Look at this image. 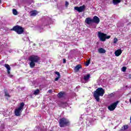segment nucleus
<instances>
[{
  "instance_id": "obj_3",
  "label": "nucleus",
  "mask_w": 131,
  "mask_h": 131,
  "mask_svg": "<svg viewBox=\"0 0 131 131\" xmlns=\"http://www.w3.org/2000/svg\"><path fill=\"white\" fill-rule=\"evenodd\" d=\"M40 60V58L38 56L32 55L29 58V60L30 61V67L31 68H34L35 63H37Z\"/></svg>"
},
{
  "instance_id": "obj_23",
  "label": "nucleus",
  "mask_w": 131,
  "mask_h": 131,
  "mask_svg": "<svg viewBox=\"0 0 131 131\" xmlns=\"http://www.w3.org/2000/svg\"><path fill=\"white\" fill-rule=\"evenodd\" d=\"M39 94V90L37 89L34 92V95L36 96Z\"/></svg>"
},
{
  "instance_id": "obj_6",
  "label": "nucleus",
  "mask_w": 131,
  "mask_h": 131,
  "mask_svg": "<svg viewBox=\"0 0 131 131\" xmlns=\"http://www.w3.org/2000/svg\"><path fill=\"white\" fill-rule=\"evenodd\" d=\"M12 30H14V31H15L18 34H22L24 32L23 28L20 26H15L13 27Z\"/></svg>"
},
{
  "instance_id": "obj_12",
  "label": "nucleus",
  "mask_w": 131,
  "mask_h": 131,
  "mask_svg": "<svg viewBox=\"0 0 131 131\" xmlns=\"http://www.w3.org/2000/svg\"><path fill=\"white\" fill-rule=\"evenodd\" d=\"M122 53V51H121V49H119L115 52V55L116 56V57H118L121 55Z\"/></svg>"
},
{
  "instance_id": "obj_17",
  "label": "nucleus",
  "mask_w": 131,
  "mask_h": 131,
  "mask_svg": "<svg viewBox=\"0 0 131 131\" xmlns=\"http://www.w3.org/2000/svg\"><path fill=\"white\" fill-rule=\"evenodd\" d=\"M30 16L34 17L35 16H36V15H37V11H36V10H34V11H31L30 12Z\"/></svg>"
},
{
  "instance_id": "obj_22",
  "label": "nucleus",
  "mask_w": 131,
  "mask_h": 131,
  "mask_svg": "<svg viewBox=\"0 0 131 131\" xmlns=\"http://www.w3.org/2000/svg\"><path fill=\"white\" fill-rule=\"evenodd\" d=\"M127 128H128V125H123L122 127V130H125V129H127Z\"/></svg>"
},
{
  "instance_id": "obj_32",
  "label": "nucleus",
  "mask_w": 131,
  "mask_h": 131,
  "mask_svg": "<svg viewBox=\"0 0 131 131\" xmlns=\"http://www.w3.org/2000/svg\"><path fill=\"white\" fill-rule=\"evenodd\" d=\"M110 97H113L114 96V93H111L108 95Z\"/></svg>"
},
{
  "instance_id": "obj_24",
  "label": "nucleus",
  "mask_w": 131,
  "mask_h": 131,
  "mask_svg": "<svg viewBox=\"0 0 131 131\" xmlns=\"http://www.w3.org/2000/svg\"><path fill=\"white\" fill-rule=\"evenodd\" d=\"M13 15H18V11L16 9H13L12 10Z\"/></svg>"
},
{
  "instance_id": "obj_2",
  "label": "nucleus",
  "mask_w": 131,
  "mask_h": 131,
  "mask_svg": "<svg viewBox=\"0 0 131 131\" xmlns=\"http://www.w3.org/2000/svg\"><path fill=\"white\" fill-rule=\"evenodd\" d=\"M104 94H105V90L102 88H99L94 91L93 96L96 100V102H100V97H103Z\"/></svg>"
},
{
  "instance_id": "obj_34",
  "label": "nucleus",
  "mask_w": 131,
  "mask_h": 131,
  "mask_svg": "<svg viewBox=\"0 0 131 131\" xmlns=\"http://www.w3.org/2000/svg\"><path fill=\"white\" fill-rule=\"evenodd\" d=\"M127 76H128V78H131V75L129 74H127Z\"/></svg>"
},
{
  "instance_id": "obj_16",
  "label": "nucleus",
  "mask_w": 131,
  "mask_h": 131,
  "mask_svg": "<svg viewBox=\"0 0 131 131\" xmlns=\"http://www.w3.org/2000/svg\"><path fill=\"white\" fill-rule=\"evenodd\" d=\"M46 18L47 19L43 22L42 24L43 26H45V25H48V24H49V20H51V18H50V17H46Z\"/></svg>"
},
{
  "instance_id": "obj_11",
  "label": "nucleus",
  "mask_w": 131,
  "mask_h": 131,
  "mask_svg": "<svg viewBox=\"0 0 131 131\" xmlns=\"http://www.w3.org/2000/svg\"><path fill=\"white\" fill-rule=\"evenodd\" d=\"M85 22L86 24L90 25V24H92V23H93V19L91 18V17L86 18L85 20Z\"/></svg>"
},
{
  "instance_id": "obj_33",
  "label": "nucleus",
  "mask_w": 131,
  "mask_h": 131,
  "mask_svg": "<svg viewBox=\"0 0 131 131\" xmlns=\"http://www.w3.org/2000/svg\"><path fill=\"white\" fill-rule=\"evenodd\" d=\"M69 5V3H68V2H66V6L68 7Z\"/></svg>"
},
{
  "instance_id": "obj_1",
  "label": "nucleus",
  "mask_w": 131,
  "mask_h": 131,
  "mask_svg": "<svg viewBox=\"0 0 131 131\" xmlns=\"http://www.w3.org/2000/svg\"><path fill=\"white\" fill-rule=\"evenodd\" d=\"M104 94H105V90L102 88H99L94 91L93 96L96 100V102H100V97H103Z\"/></svg>"
},
{
  "instance_id": "obj_25",
  "label": "nucleus",
  "mask_w": 131,
  "mask_h": 131,
  "mask_svg": "<svg viewBox=\"0 0 131 131\" xmlns=\"http://www.w3.org/2000/svg\"><path fill=\"white\" fill-rule=\"evenodd\" d=\"M91 62V59H90L89 60H88L86 63H85V66H89V65H90V63Z\"/></svg>"
},
{
  "instance_id": "obj_14",
  "label": "nucleus",
  "mask_w": 131,
  "mask_h": 131,
  "mask_svg": "<svg viewBox=\"0 0 131 131\" xmlns=\"http://www.w3.org/2000/svg\"><path fill=\"white\" fill-rule=\"evenodd\" d=\"M81 65L78 64L74 68L75 72H78V71H79V69H81Z\"/></svg>"
},
{
  "instance_id": "obj_27",
  "label": "nucleus",
  "mask_w": 131,
  "mask_h": 131,
  "mask_svg": "<svg viewBox=\"0 0 131 131\" xmlns=\"http://www.w3.org/2000/svg\"><path fill=\"white\" fill-rule=\"evenodd\" d=\"M55 74L57 75V77H61V76L60 75V73H59V72H56Z\"/></svg>"
},
{
  "instance_id": "obj_4",
  "label": "nucleus",
  "mask_w": 131,
  "mask_h": 131,
  "mask_svg": "<svg viewBox=\"0 0 131 131\" xmlns=\"http://www.w3.org/2000/svg\"><path fill=\"white\" fill-rule=\"evenodd\" d=\"M59 123L60 127H65V126L70 125V122L65 118L60 119Z\"/></svg>"
},
{
  "instance_id": "obj_30",
  "label": "nucleus",
  "mask_w": 131,
  "mask_h": 131,
  "mask_svg": "<svg viewBox=\"0 0 131 131\" xmlns=\"http://www.w3.org/2000/svg\"><path fill=\"white\" fill-rule=\"evenodd\" d=\"M110 38V36H107V34L105 35V39H109Z\"/></svg>"
},
{
  "instance_id": "obj_35",
  "label": "nucleus",
  "mask_w": 131,
  "mask_h": 131,
  "mask_svg": "<svg viewBox=\"0 0 131 131\" xmlns=\"http://www.w3.org/2000/svg\"><path fill=\"white\" fill-rule=\"evenodd\" d=\"M63 63L64 64H65V63H66V59H63Z\"/></svg>"
},
{
  "instance_id": "obj_10",
  "label": "nucleus",
  "mask_w": 131,
  "mask_h": 131,
  "mask_svg": "<svg viewBox=\"0 0 131 131\" xmlns=\"http://www.w3.org/2000/svg\"><path fill=\"white\" fill-rule=\"evenodd\" d=\"M92 21L93 23H96V24H99V23H100V18H99L98 16H95L92 19Z\"/></svg>"
},
{
  "instance_id": "obj_28",
  "label": "nucleus",
  "mask_w": 131,
  "mask_h": 131,
  "mask_svg": "<svg viewBox=\"0 0 131 131\" xmlns=\"http://www.w3.org/2000/svg\"><path fill=\"white\" fill-rule=\"evenodd\" d=\"M117 41H118V39H117V38H115L114 39V43H116V42H117Z\"/></svg>"
},
{
  "instance_id": "obj_20",
  "label": "nucleus",
  "mask_w": 131,
  "mask_h": 131,
  "mask_svg": "<svg viewBox=\"0 0 131 131\" xmlns=\"http://www.w3.org/2000/svg\"><path fill=\"white\" fill-rule=\"evenodd\" d=\"M121 2V0H113V4H114V5H118Z\"/></svg>"
},
{
  "instance_id": "obj_5",
  "label": "nucleus",
  "mask_w": 131,
  "mask_h": 131,
  "mask_svg": "<svg viewBox=\"0 0 131 131\" xmlns=\"http://www.w3.org/2000/svg\"><path fill=\"white\" fill-rule=\"evenodd\" d=\"M24 107V103L21 102L18 108L15 110L14 114L16 116H20L21 115V113L23 111V107Z\"/></svg>"
},
{
  "instance_id": "obj_15",
  "label": "nucleus",
  "mask_w": 131,
  "mask_h": 131,
  "mask_svg": "<svg viewBox=\"0 0 131 131\" xmlns=\"http://www.w3.org/2000/svg\"><path fill=\"white\" fill-rule=\"evenodd\" d=\"M90 77H91V74H88V75H85L84 76L83 79L85 81H88L89 79H90Z\"/></svg>"
},
{
  "instance_id": "obj_29",
  "label": "nucleus",
  "mask_w": 131,
  "mask_h": 131,
  "mask_svg": "<svg viewBox=\"0 0 131 131\" xmlns=\"http://www.w3.org/2000/svg\"><path fill=\"white\" fill-rule=\"evenodd\" d=\"M60 78H61L60 77H57L56 78H55V81H58V80H59V79H60Z\"/></svg>"
},
{
  "instance_id": "obj_9",
  "label": "nucleus",
  "mask_w": 131,
  "mask_h": 131,
  "mask_svg": "<svg viewBox=\"0 0 131 131\" xmlns=\"http://www.w3.org/2000/svg\"><path fill=\"white\" fill-rule=\"evenodd\" d=\"M74 9L76 10V11L79 12V13H80L81 12H83V11H84L85 9V5H82V6L80 7H75Z\"/></svg>"
},
{
  "instance_id": "obj_31",
  "label": "nucleus",
  "mask_w": 131,
  "mask_h": 131,
  "mask_svg": "<svg viewBox=\"0 0 131 131\" xmlns=\"http://www.w3.org/2000/svg\"><path fill=\"white\" fill-rule=\"evenodd\" d=\"M8 76H9V77H10L11 78H12V77H13V75H11L10 72V74H8Z\"/></svg>"
},
{
  "instance_id": "obj_18",
  "label": "nucleus",
  "mask_w": 131,
  "mask_h": 131,
  "mask_svg": "<svg viewBox=\"0 0 131 131\" xmlns=\"http://www.w3.org/2000/svg\"><path fill=\"white\" fill-rule=\"evenodd\" d=\"M98 52L99 53V54H105V53H106V50L103 48H99L98 50Z\"/></svg>"
},
{
  "instance_id": "obj_21",
  "label": "nucleus",
  "mask_w": 131,
  "mask_h": 131,
  "mask_svg": "<svg viewBox=\"0 0 131 131\" xmlns=\"http://www.w3.org/2000/svg\"><path fill=\"white\" fill-rule=\"evenodd\" d=\"M4 93L5 97H8V98L11 97V96L9 94V93H8V91L7 90H4Z\"/></svg>"
},
{
  "instance_id": "obj_7",
  "label": "nucleus",
  "mask_w": 131,
  "mask_h": 131,
  "mask_svg": "<svg viewBox=\"0 0 131 131\" xmlns=\"http://www.w3.org/2000/svg\"><path fill=\"white\" fill-rule=\"evenodd\" d=\"M119 103V101H117L116 102L111 104L107 107L108 110H110V111H114V110H115V108L117 107V105H118Z\"/></svg>"
},
{
  "instance_id": "obj_36",
  "label": "nucleus",
  "mask_w": 131,
  "mask_h": 131,
  "mask_svg": "<svg viewBox=\"0 0 131 131\" xmlns=\"http://www.w3.org/2000/svg\"><path fill=\"white\" fill-rule=\"evenodd\" d=\"M48 92L49 93H52V90H49Z\"/></svg>"
},
{
  "instance_id": "obj_8",
  "label": "nucleus",
  "mask_w": 131,
  "mask_h": 131,
  "mask_svg": "<svg viewBox=\"0 0 131 131\" xmlns=\"http://www.w3.org/2000/svg\"><path fill=\"white\" fill-rule=\"evenodd\" d=\"M98 37L101 41H105L106 40V34L98 32Z\"/></svg>"
},
{
  "instance_id": "obj_37",
  "label": "nucleus",
  "mask_w": 131,
  "mask_h": 131,
  "mask_svg": "<svg viewBox=\"0 0 131 131\" xmlns=\"http://www.w3.org/2000/svg\"><path fill=\"white\" fill-rule=\"evenodd\" d=\"M1 3H2V1H1V0H0V4H1Z\"/></svg>"
},
{
  "instance_id": "obj_19",
  "label": "nucleus",
  "mask_w": 131,
  "mask_h": 131,
  "mask_svg": "<svg viewBox=\"0 0 131 131\" xmlns=\"http://www.w3.org/2000/svg\"><path fill=\"white\" fill-rule=\"evenodd\" d=\"M64 95H65V93L61 92L58 94L57 96L58 98H63Z\"/></svg>"
},
{
  "instance_id": "obj_26",
  "label": "nucleus",
  "mask_w": 131,
  "mask_h": 131,
  "mask_svg": "<svg viewBox=\"0 0 131 131\" xmlns=\"http://www.w3.org/2000/svg\"><path fill=\"white\" fill-rule=\"evenodd\" d=\"M122 71H123V72H125V71H126V67H123L122 68Z\"/></svg>"
},
{
  "instance_id": "obj_13",
  "label": "nucleus",
  "mask_w": 131,
  "mask_h": 131,
  "mask_svg": "<svg viewBox=\"0 0 131 131\" xmlns=\"http://www.w3.org/2000/svg\"><path fill=\"white\" fill-rule=\"evenodd\" d=\"M4 67L6 69H7V73L8 74H10V71H11V67H10V65L8 64H5Z\"/></svg>"
}]
</instances>
